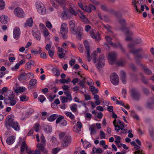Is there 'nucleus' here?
<instances>
[{"label": "nucleus", "mask_w": 154, "mask_h": 154, "mask_svg": "<svg viewBox=\"0 0 154 154\" xmlns=\"http://www.w3.org/2000/svg\"><path fill=\"white\" fill-rule=\"evenodd\" d=\"M14 116L13 115H9L6 119L5 126L7 127L11 126L14 130L18 131L20 129V125L18 123L14 120Z\"/></svg>", "instance_id": "1"}, {"label": "nucleus", "mask_w": 154, "mask_h": 154, "mask_svg": "<svg viewBox=\"0 0 154 154\" xmlns=\"http://www.w3.org/2000/svg\"><path fill=\"white\" fill-rule=\"evenodd\" d=\"M84 45L86 49L85 53L87 54L86 56L87 60L89 62H90L91 59H93V62L94 63H95L97 62V52L96 51H94L91 54V57H90V45L89 42L87 41H85L84 42Z\"/></svg>", "instance_id": "2"}, {"label": "nucleus", "mask_w": 154, "mask_h": 154, "mask_svg": "<svg viewBox=\"0 0 154 154\" xmlns=\"http://www.w3.org/2000/svg\"><path fill=\"white\" fill-rule=\"evenodd\" d=\"M8 98H5L4 102L6 104L10 103L11 106L14 105L17 102V99L12 91L8 90L7 91Z\"/></svg>", "instance_id": "3"}, {"label": "nucleus", "mask_w": 154, "mask_h": 154, "mask_svg": "<svg viewBox=\"0 0 154 154\" xmlns=\"http://www.w3.org/2000/svg\"><path fill=\"white\" fill-rule=\"evenodd\" d=\"M105 38L108 42V44L112 46L113 47L116 48H120L122 52L125 53V50L123 47L122 45L119 42H118V44L114 43L112 42L111 40L112 39L111 37L109 36H106Z\"/></svg>", "instance_id": "4"}, {"label": "nucleus", "mask_w": 154, "mask_h": 154, "mask_svg": "<svg viewBox=\"0 0 154 154\" xmlns=\"http://www.w3.org/2000/svg\"><path fill=\"white\" fill-rule=\"evenodd\" d=\"M130 95L134 100H139L141 98V94L136 88H132L130 90Z\"/></svg>", "instance_id": "5"}, {"label": "nucleus", "mask_w": 154, "mask_h": 154, "mask_svg": "<svg viewBox=\"0 0 154 154\" xmlns=\"http://www.w3.org/2000/svg\"><path fill=\"white\" fill-rule=\"evenodd\" d=\"M37 11L40 14L44 15L46 13V9L44 5L39 1L35 3Z\"/></svg>", "instance_id": "6"}, {"label": "nucleus", "mask_w": 154, "mask_h": 154, "mask_svg": "<svg viewBox=\"0 0 154 154\" xmlns=\"http://www.w3.org/2000/svg\"><path fill=\"white\" fill-rule=\"evenodd\" d=\"M72 142V138L70 136L66 135L63 138L61 143V146L63 148H66L69 146Z\"/></svg>", "instance_id": "7"}, {"label": "nucleus", "mask_w": 154, "mask_h": 154, "mask_svg": "<svg viewBox=\"0 0 154 154\" xmlns=\"http://www.w3.org/2000/svg\"><path fill=\"white\" fill-rule=\"evenodd\" d=\"M135 45L134 43H130L128 44V47L129 49V51L133 54H137L143 51L142 48L136 49L134 48Z\"/></svg>", "instance_id": "8"}, {"label": "nucleus", "mask_w": 154, "mask_h": 154, "mask_svg": "<svg viewBox=\"0 0 154 154\" xmlns=\"http://www.w3.org/2000/svg\"><path fill=\"white\" fill-rule=\"evenodd\" d=\"M134 26V25L133 23H130L128 27H122L121 28V30L122 31H124L125 33L127 35H133V33L130 30L131 28H133Z\"/></svg>", "instance_id": "9"}, {"label": "nucleus", "mask_w": 154, "mask_h": 154, "mask_svg": "<svg viewBox=\"0 0 154 154\" xmlns=\"http://www.w3.org/2000/svg\"><path fill=\"white\" fill-rule=\"evenodd\" d=\"M117 54L114 51L110 53L108 56V60L110 64L113 65L116 62Z\"/></svg>", "instance_id": "10"}, {"label": "nucleus", "mask_w": 154, "mask_h": 154, "mask_svg": "<svg viewBox=\"0 0 154 154\" xmlns=\"http://www.w3.org/2000/svg\"><path fill=\"white\" fill-rule=\"evenodd\" d=\"M110 79L111 83L114 85H116L119 84V76L116 73H113L111 74Z\"/></svg>", "instance_id": "11"}, {"label": "nucleus", "mask_w": 154, "mask_h": 154, "mask_svg": "<svg viewBox=\"0 0 154 154\" xmlns=\"http://www.w3.org/2000/svg\"><path fill=\"white\" fill-rule=\"evenodd\" d=\"M14 13L16 16L20 18H23L25 16L23 10L19 8H15L14 11Z\"/></svg>", "instance_id": "12"}, {"label": "nucleus", "mask_w": 154, "mask_h": 154, "mask_svg": "<svg viewBox=\"0 0 154 154\" xmlns=\"http://www.w3.org/2000/svg\"><path fill=\"white\" fill-rule=\"evenodd\" d=\"M32 34L35 38L38 41H40L41 38V34L39 31L36 27H33L32 31Z\"/></svg>", "instance_id": "13"}, {"label": "nucleus", "mask_w": 154, "mask_h": 154, "mask_svg": "<svg viewBox=\"0 0 154 154\" xmlns=\"http://www.w3.org/2000/svg\"><path fill=\"white\" fill-rule=\"evenodd\" d=\"M104 57L101 55L99 56L97 60V68H101L104 64Z\"/></svg>", "instance_id": "14"}, {"label": "nucleus", "mask_w": 154, "mask_h": 154, "mask_svg": "<svg viewBox=\"0 0 154 154\" xmlns=\"http://www.w3.org/2000/svg\"><path fill=\"white\" fill-rule=\"evenodd\" d=\"M117 126H116L115 128V131L117 132H119L120 130L123 129L124 128V123L122 122H121L120 120H117Z\"/></svg>", "instance_id": "15"}, {"label": "nucleus", "mask_w": 154, "mask_h": 154, "mask_svg": "<svg viewBox=\"0 0 154 154\" xmlns=\"http://www.w3.org/2000/svg\"><path fill=\"white\" fill-rule=\"evenodd\" d=\"M41 143H38L36 145V147H38L40 149L42 148L45 149V146L46 145V140L45 137L43 134H42L41 137Z\"/></svg>", "instance_id": "16"}, {"label": "nucleus", "mask_w": 154, "mask_h": 154, "mask_svg": "<svg viewBox=\"0 0 154 154\" xmlns=\"http://www.w3.org/2000/svg\"><path fill=\"white\" fill-rule=\"evenodd\" d=\"M20 30L19 27H16L14 29L13 37L15 39H18L19 38L20 35Z\"/></svg>", "instance_id": "17"}, {"label": "nucleus", "mask_w": 154, "mask_h": 154, "mask_svg": "<svg viewBox=\"0 0 154 154\" xmlns=\"http://www.w3.org/2000/svg\"><path fill=\"white\" fill-rule=\"evenodd\" d=\"M91 35L92 38L96 41H98L100 39L99 35L95 30H92L90 31Z\"/></svg>", "instance_id": "18"}, {"label": "nucleus", "mask_w": 154, "mask_h": 154, "mask_svg": "<svg viewBox=\"0 0 154 154\" xmlns=\"http://www.w3.org/2000/svg\"><path fill=\"white\" fill-rule=\"evenodd\" d=\"M96 8L95 7L91 4H89L88 5L85 6L84 11H86L88 13H90L91 10H95Z\"/></svg>", "instance_id": "19"}, {"label": "nucleus", "mask_w": 154, "mask_h": 154, "mask_svg": "<svg viewBox=\"0 0 154 154\" xmlns=\"http://www.w3.org/2000/svg\"><path fill=\"white\" fill-rule=\"evenodd\" d=\"M60 31L61 34H63L64 33H67L68 32V28L66 24L63 23L61 25Z\"/></svg>", "instance_id": "20"}, {"label": "nucleus", "mask_w": 154, "mask_h": 154, "mask_svg": "<svg viewBox=\"0 0 154 154\" xmlns=\"http://www.w3.org/2000/svg\"><path fill=\"white\" fill-rule=\"evenodd\" d=\"M120 77L122 79V82L124 84H126V75L125 72L123 71H121L120 73Z\"/></svg>", "instance_id": "21"}, {"label": "nucleus", "mask_w": 154, "mask_h": 154, "mask_svg": "<svg viewBox=\"0 0 154 154\" xmlns=\"http://www.w3.org/2000/svg\"><path fill=\"white\" fill-rule=\"evenodd\" d=\"M139 53L137 54H135V56L134 57L135 61L137 63H140V60L143 58V57L142 55L140 54H139Z\"/></svg>", "instance_id": "22"}, {"label": "nucleus", "mask_w": 154, "mask_h": 154, "mask_svg": "<svg viewBox=\"0 0 154 154\" xmlns=\"http://www.w3.org/2000/svg\"><path fill=\"white\" fill-rule=\"evenodd\" d=\"M75 6L73 4H71L70 5V7L69 9V11L72 14L74 15H76L77 14L75 11Z\"/></svg>", "instance_id": "23"}, {"label": "nucleus", "mask_w": 154, "mask_h": 154, "mask_svg": "<svg viewBox=\"0 0 154 154\" xmlns=\"http://www.w3.org/2000/svg\"><path fill=\"white\" fill-rule=\"evenodd\" d=\"M15 137L14 136H11L8 137L6 140L7 143L9 145L12 144L14 141Z\"/></svg>", "instance_id": "24"}, {"label": "nucleus", "mask_w": 154, "mask_h": 154, "mask_svg": "<svg viewBox=\"0 0 154 154\" xmlns=\"http://www.w3.org/2000/svg\"><path fill=\"white\" fill-rule=\"evenodd\" d=\"M34 64V61L32 60H30L26 63L25 65V68L29 70L30 69L32 65H33Z\"/></svg>", "instance_id": "25"}, {"label": "nucleus", "mask_w": 154, "mask_h": 154, "mask_svg": "<svg viewBox=\"0 0 154 154\" xmlns=\"http://www.w3.org/2000/svg\"><path fill=\"white\" fill-rule=\"evenodd\" d=\"M119 23L123 27L126 26L127 24V22L125 19L123 18H121L118 20Z\"/></svg>", "instance_id": "26"}, {"label": "nucleus", "mask_w": 154, "mask_h": 154, "mask_svg": "<svg viewBox=\"0 0 154 154\" xmlns=\"http://www.w3.org/2000/svg\"><path fill=\"white\" fill-rule=\"evenodd\" d=\"M37 81L36 79H31L29 82V85L30 86L28 87L29 89H32V87L35 85L37 83Z\"/></svg>", "instance_id": "27"}, {"label": "nucleus", "mask_w": 154, "mask_h": 154, "mask_svg": "<svg viewBox=\"0 0 154 154\" xmlns=\"http://www.w3.org/2000/svg\"><path fill=\"white\" fill-rule=\"evenodd\" d=\"M58 116V115L56 114H52L47 118V120L49 122H52L54 121Z\"/></svg>", "instance_id": "28"}, {"label": "nucleus", "mask_w": 154, "mask_h": 154, "mask_svg": "<svg viewBox=\"0 0 154 154\" xmlns=\"http://www.w3.org/2000/svg\"><path fill=\"white\" fill-rule=\"evenodd\" d=\"M8 20V18L6 16L2 15L0 17V21L2 23H7Z\"/></svg>", "instance_id": "29"}, {"label": "nucleus", "mask_w": 154, "mask_h": 154, "mask_svg": "<svg viewBox=\"0 0 154 154\" xmlns=\"http://www.w3.org/2000/svg\"><path fill=\"white\" fill-rule=\"evenodd\" d=\"M89 130L90 131V134L91 135L94 134L97 132L95 126L94 125H92L90 128Z\"/></svg>", "instance_id": "30"}, {"label": "nucleus", "mask_w": 154, "mask_h": 154, "mask_svg": "<svg viewBox=\"0 0 154 154\" xmlns=\"http://www.w3.org/2000/svg\"><path fill=\"white\" fill-rule=\"evenodd\" d=\"M33 20L31 17L28 19L26 20V23H25L24 26L25 27L28 25L29 27H31L32 25Z\"/></svg>", "instance_id": "31"}, {"label": "nucleus", "mask_w": 154, "mask_h": 154, "mask_svg": "<svg viewBox=\"0 0 154 154\" xmlns=\"http://www.w3.org/2000/svg\"><path fill=\"white\" fill-rule=\"evenodd\" d=\"M103 27L106 29L109 32V34L112 35V36L114 37L115 35H113V32L112 31L111 29L112 28L109 25H106L104 24L103 25Z\"/></svg>", "instance_id": "32"}, {"label": "nucleus", "mask_w": 154, "mask_h": 154, "mask_svg": "<svg viewBox=\"0 0 154 154\" xmlns=\"http://www.w3.org/2000/svg\"><path fill=\"white\" fill-rule=\"evenodd\" d=\"M90 89L91 91L92 92V94L94 95L95 94H97L98 92V90L95 87L93 86H91L90 87Z\"/></svg>", "instance_id": "33"}, {"label": "nucleus", "mask_w": 154, "mask_h": 154, "mask_svg": "<svg viewBox=\"0 0 154 154\" xmlns=\"http://www.w3.org/2000/svg\"><path fill=\"white\" fill-rule=\"evenodd\" d=\"M45 130L47 133H50L52 132V127L50 126L46 125L45 126Z\"/></svg>", "instance_id": "34"}, {"label": "nucleus", "mask_w": 154, "mask_h": 154, "mask_svg": "<svg viewBox=\"0 0 154 154\" xmlns=\"http://www.w3.org/2000/svg\"><path fill=\"white\" fill-rule=\"evenodd\" d=\"M70 78H67L66 79H61L59 80L60 83L63 84L66 83L68 84V82L70 81Z\"/></svg>", "instance_id": "35"}, {"label": "nucleus", "mask_w": 154, "mask_h": 154, "mask_svg": "<svg viewBox=\"0 0 154 154\" xmlns=\"http://www.w3.org/2000/svg\"><path fill=\"white\" fill-rule=\"evenodd\" d=\"M83 29L82 27H79V30L77 32V38L79 39H81V36L82 35V31Z\"/></svg>", "instance_id": "36"}, {"label": "nucleus", "mask_w": 154, "mask_h": 154, "mask_svg": "<svg viewBox=\"0 0 154 154\" xmlns=\"http://www.w3.org/2000/svg\"><path fill=\"white\" fill-rule=\"evenodd\" d=\"M125 63V61L124 59H122L118 61L116 64L119 66H123Z\"/></svg>", "instance_id": "37"}, {"label": "nucleus", "mask_w": 154, "mask_h": 154, "mask_svg": "<svg viewBox=\"0 0 154 154\" xmlns=\"http://www.w3.org/2000/svg\"><path fill=\"white\" fill-rule=\"evenodd\" d=\"M66 116L69 117L72 120H74L75 119V116L71 112H67L65 113Z\"/></svg>", "instance_id": "38"}, {"label": "nucleus", "mask_w": 154, "mask_h": 154, "mask_svg": "<svg viewBox=\"0 0 154 154\" xmlns=\"http://www.w3.org/2000/svg\"><path fill=\"white\" fill-rule=\"evenodd\" d=\"M143 69L144 72L147 74L148 75H150L152 74V72L148 68H147L145 66H144Z\"/></svg>", "instance_id": "39"}, {"label": "nucleus", "mask_w": 154, "mask_h": 154, "mask_svg": "<svg viewBox=\"0 0 154 154\" xmlns=\"http://www.w3.org/2000/svg\"><path fill=\"white\" fill-rule=\"evenodd\" d=\"M28 76V73H22L20 74V77L22 80H25L26 79Z\"/></svg>", "instance_id": "40"}, {"label": "nucleus", "mask_w": 154, "mask_h": 154, "mask_svg": "<svg viewBox=\"0 0 154 154\" xmlns=\"http://www.w3.org/2000/svg\"><path fill=\"white\" fill-rule=\"evenodd\" d=\"M75 22L73 20H70L69 22V24L70 26V29H73V28H75Z\"/></svg>", "instance_id": "41"}, {"label": "nucleus", "mask_w": 154, "mask_h": 154, "mask_svg": "<svg viewBox=\"0 0 154 154\" xmlns=\"http://www.w3.org/2000/svg\"><path fill=\"white\" fill-rule=\"evenodd\" d=\"M100 8L102 10L106 12H108L109 11V9L105 5H101L100 6Z\"/></svg>", "instance_id": "42"}, {"label": "nucleus", "mask_w": 154, "mask_h": 154, "mask_svg": "<svg viewBox=\"0 0 154 154\" xmlns=\"http://www.w3.org/2000/svg\"><path fill=\"white\" fill-rule=\"evenodd\" d=\"M64 118L63 116L61 115H59V116H58L57 118V119L56 121V124H58L61 121V120Z\"/></svg>", "instance_id": "43"}, {"label": "nucleus", "mask_w": 154, "mask_h": 154, "mask_svg": "<svg viewBox=\"0 0 154 154\" xmlns=\"http://www.w3.org/2000/svg\"><path fill=\"white\" fill-rule=\"evenodd\" d=\"M20 100L22 101H27L28 100V98L26 97V96L25 95H22L20 97Z\"/></svg>", "instance_id": "44"}, {"label": "nucleus", "mask_w": 154, "mask_h": 154, "mask_svg": "<svg viewBox=\"0 0 154 154\" xmlns=\"http://www.w3.org/2000/svg\"><path fill=\"white\" fill-rule=\"evenodd\" d=\"M71 31L72 33L74 35H77V32L79 30V28L78 29L76 28V27L73 28V29H71Z\"/></svg>", "instance_id": "45"}, {"label": "nucleus", "mask_w": 154, "mask_h": 154, "mask_svg": "<svg viewBox=\"0 0 154 154\" xmlns=\"http://www.w3.org/2000/svg\"><path fill=\"white\" fill-rule=\"evenodd\" d=\"M77 105L76 104H74L72 105L70 107L71 110L73 112H75L77 110Z\"/></svg>", "instance_id": "46"}, {"label": "nucleus", "mask_w": 154, "mask_h": 154, "mask_svg": "<svg viewBox=\"0 0 154 154\" xmlns=\"http://www.w3.org/2000/svg\"><path fill=\"white\" fill-rule=\"evenodd\" d=\"M5 4L2 0H0V10L4 9L5 8Z\"/></svg>", "instance_id": "47"}, {"label": "nucleus", "mask_w": 154, "mask_h": 154, "mask_svg": "<svg viewBox=\"0 0 154 154\" xmlns=\"http://www.w3.org/2000/svg\"><path fill=\"white\" fill-rule=\"evenodd\" d=\"M38 99L42 103L45 100V98L43 95H40L38 98Z\"/></svg>", "instance_id": "48"}, {"label": "nucleus", "mask_w": 154, "mask_h": 154, "mask_svg": "<svg viewBox=\"0 0 154 154\" xmlns=\"http://www.w3.org/2000/svg\"><path fill=\"white\" fill-rule=\"evenodd\" d=\"M115 137L116 138L115 141V143L116 144H118L120 143L121 137L119 136L116 135H115Z\"/></svg>", "instance_id": "49"}, {"label": "nucleus", "mask_w": 154, "mask_h": 154, "mask_svg": "<svg viewBox=\"0 0 154 154\" xmlns=\"http://www.w3.org/2000/svg\"><path fill=\"white\" fill-rule=\"evenodd\" d=\"M53 71L54 72V73L55 74L56 76H57L60 75V73L57 69L54 68L53 69Z\"/></svg>", "instance_id": "50"}, {"label": "nucleus", "mask_w": 154, "mask_h": 154, "mask_svg": "<svg viewBox=\"0 0 154 154\" xmlns=\"http://www.w3.org/2000/svg\"><path fill=\"white\" fill-rule=\"evenodd\" d=\"M44 31L43 32V35L45 37H47L49 34V33L47 29H44Z\"/></svg>", "instance_id": "51"}, {"label": "nucleus", "mask_w": 154, "mask_h": 154, "mask_svg": "<svg viewBox=\"0 0 154 154\" xmlns=\"http://www.w3.org/2000/svg\"><path fill=\"white\" fill-rule=\"evenodd\" d=\"M57 2L60 5L65 4L66 2V0H57Z\"/></svg>", "instance_id": "52"}, {"label": "nucleus", "mask_w": 154, "mask_h": 154, "mask_svg": "<svg viewBox=\"0 0 154 154\" xmlns=\"http://www.w3.org/2000/svg\"><path fill=\"white\" fill-rule=\"evenodd\" d=\"M39 125L38 123H36L34 126V129L35 131L37 132L38 131L39 129Z\"/></svg>", "instance_id": "53"}, {"label": "nucleus", "mask_w": 154, "mask_h": 154, "mask_svg": "<svg viewBox=\"0 0 154 154\" xmlns=\"http://www.w3.org/2000/svg\"><path fill=\"white\" fill-rule=\"evenodd\" d=\"M51 141L52 142V145H55L57 143V140L56 138L54 137H53L51 139Z\"/></svg>", "instance_id": "54"}, {"label": "nucleus", "mask_w": 154, "mask_h": 154, "mask_svg": "<svg viewBox=\"0 0 154 154\" xmlns=\"http://www.w3.org/2000/svg\"><path fill=\"white\" fill-rule=\"evenodd\" d=\"M148 107L150 109H153L154 108V104L153 102L152 103H148Z\"/></svg>", "instance_id": "55"}, {"label": "nucleus", "mask_w": 154, "mask_h": 154, "mask_svg": "<svg viewBox=\"0 0 154 154\" xmlns=\"http://www.w3.org/2000/svg\"><path fill=\"white\" fill-rule=\"evenodd\" d=\"M59 150L60 149L58 148H54L52 150V153L53 154H56Z\"/></svg>", "instance_id": "56"}, {"label": "nucleus", "mask_w": 154, "mask_h": 154, "mask_svg": "<svg viewBox=\"0 0 154 154\" xmlns=\"http://www.w3.org/2000/svg\"><path fill=\"white\" fill-rule=\"evenodd\" d=\"M142 90L145 94H147L149 93V90L148 88L145 87H143Z\"/></svg>", "instance_id": "57"}, {"label": "nucleus", "mask_w": 154, "mask_h": 154, "mask_svg": "<svg viewBox=\"0 0 154 154\" xmlns=\"http://www.w3.org/2000/svg\"><path fill=\"white\" fill-rule=\"evenodd\" d=\"M67 124V121L65 120H63L62 121L61 123L60 124V126L63 127L66 126Z\"/></svg>", "instance_id": "58"}, {"label": "nucleus", "mask_w": 154, "mask_h": 154, "mask_svg": "<svg viewBox=\"0 0 154 154\" xmlns=\"http://www.w3.org/2000/svg\"><path fill=\"white\" fill-rule=\"evenodd\" d=\"M146 145L149 149H150L151 148L152 145L150 142L146 141Z\"/></svg>", "instance_id": "59"}, {"label": "nucleus", "mask_w": 154, "mask_h": 154, "mask_svg": "<svg viewBox=\"0 0 154 154\" xmlns=\"http://www.w3.org/2000/svg\"><path fill=\"white\" fill-rule=\"evenodd\" d=\"M100 135L101 139H104L105 138V135L104 132L102 131H100Z\"/></svg>", "instance_id": "60"}, {"label": "nucleus", "mask_w": 154, "mask_h": 154, "mask_svg": "<svg viewBox=\"0 0 154 154\" xmlns=\"http://www.w3.org/2000/svg\"><path fill=\"white\" fill-rule=\"evenodd\" d=\"M8 89V88L6 87H3L2 89L0 90V94H3L4 93L6 92Z\"/></svg>", "instance_id": "61"}, {"label": "nucleus", "mask_w": 154, "mask_h": 154, "mask_svg": "<svg viewBox=\"0 0 154 154\" xmlns=\"http://www.w3.org/2000/svg\"><path fill=\"white\" fill-rule=\"evenodd\" d=\"M46 27L49 29H51L52 28V26L51 23L49 22H47L46 23Z\"/></svg>", "instance_id": "62"}, {"label": "nucleus", "mask_w": 154, "mask_h": 154, "mask_svg": "<svg viewBox=\"0 0 154 154\" xmlns=\"http://www.w3.org/2000/svg\"><path fill=\"white\" fill-rule=\"evenodd\" d=\"M20 66V65H19V63H17L16 64L14 67H13L11 68V69L13 71L16 70L19 68Z\"/></svg>", "instance_id": "63"}, {"label": "nucleus", "mask_w": 154, "mask_h": 154, "mask_svg": "<svg viewBox=\"0 0 154 154\" xmlns=\"http://www.w3.org/2000/svg\"><path fill=\"white\" fill-rule=\"evenodd\" d=\"M40 150L43 152V154H48V150L46 148L43 149L41 148Z\"/></svg>", "instance_id": "64"}]
</instances>
